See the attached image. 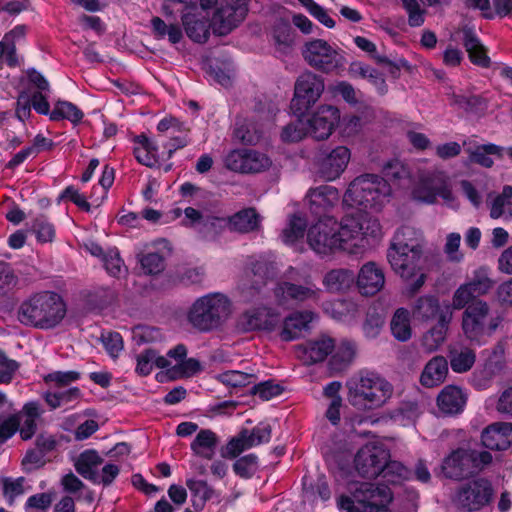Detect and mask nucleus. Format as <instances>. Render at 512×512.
<instances>
[{
	"mask_svg": "<svg viewBox=\"0 0 512 512\" xmlns=\"http://www.w3.org/2000/svg\"><path fill=\"white\" fill-rule=\"evenodd\" d=\"M361 232V226L354 219H346L339 225L334 218H320L307 232L310 248L319 255H328L338 250L352 251L356 243L351 239Z\"/></svg>",
	"mask_w": 512,
	"mask_h": 512,
	"instance_id": "obj_1",
	"label": "nucleus"
},
{
	"mask_svg": "<svg viewBox=\"0 0 512 512\" xmlns=\"http://www.w3.org/2000/svg\"><path fill=\"white\" fill-rule=\"evenodd\" d=\"M65 315L66 306L61 296L50 291L31 295L17 310V319L21 324L38 329L55 328Z\"/></svg>",
	"mask_w": 512,
	"mask_h": 512,
	"instance_id": "obj_2",
	"label": "nucleus"
},
{
	"mask_svg": "<svg viewBox=\"0 0 512 512\" xmlns=\"http://www.w3.org/2000/svg\"><path fill=\"white\" fill-rule=\"evenodd\" d=\"M348 400L359 408L376 409L383 406L393 394L392 385L379 374L365 371L347 382Z\"/></svg>",
	"mask_w": 512,
	"mask_h": 512,
	"instance_id": "obj_3",
	"label": "nucleus"
},
{
	"mask_svg": "<svg viewBox=\"0 0 512 512\" xmlns=\"http://www.w3.org/2000/svg\"><path fill=\"white\" fill-rule=\"evenodd\" d=\"M503 317L493 311L488 302L476 300L464 307L461 327L465 337L481 346L497 331Z\"/></svg>",
	"mask_w": 512,
	"mask_h": 512,
	"instance_id": "obj_4",
	"label": "nucleus"
},
{
	"mask_svg": "<svg viewBox=\"0 0 512 512\" xmlns=\"http://www.w3.org/2000/svg\"><path fill=\"white\" fill-rule=\"evenodd\" d=\"M387 181L376 174H363L350 182L343 196V203L360 210H379L390 195Z\"/></svg>",
	"mask_w": 512,
	"mask_h": 512,
	"instance_id": "obj_5",
	"label": "nucleus"
},
{
	"mask_svg": "<svg viewBox=\"0 0 512 512\" xmlns=\"http://www.w3.org/2000/svg\"><path fill=\"white\" fill-rule=\"evenodd\" d=\"M230 302L221 293H210L198 298L187 313L189 324L200 332L219 328L229 317Z\"/></svg>",
	"mask_w": 512,
	"mask_h": 512,
	"instance_id": "obj_6",
	"label": "nucleus"
},
{
	"mask_svg": "<svg viewBox=\"0 0 512 512\" xmlns=\"http://www.w3.org/2000/svg\"><path fill=\"white\" fill-rule=\"evenodd\" d=\"M387 258L396 274L405 281H412L408 287L411 294L418 292L426 280L423 272L426 257L422 252L401 251L388 249Z\"/></svg>",
	"mask_w": 512,
	"mask_h": 512,
	"instance_id": "obj_7",
	"label": "nucleus"
},
{
	"mask_svg": "<svg viewBox=\"0 0 512 512\" xmlns=\"http://www.w3.org/2000/svg\"><path fill=\"white\" fill-rule=\"evenodd\" d=\"M321 294L322 290L309 275L302 282L298 279L281 281L274 288V295L281 305L316 304Z\"/></svg>",
	"mask_w": 512,
	"mask_h": 512,
	"instance_id": "obj_8",
	"label": "nucleus"
},
{
	"mask_svg": "<svg viewBox=\"0 0 512 512\" xmlns=\"http://www.w3.org/2000/svg\"><path fill=\"white\" fill-rule=\"evenodd\" d=\"M348 491L357 503L362 505L360 512H389L386 505L392 500V493L387 485L351 482L348 485Z\"/></svg>",
	"mask_w": 512,
	"mask_h": 512,
	"instance_id": "obj_9",
	"label": "nucleus"
},
{
	"mask_svg": "<svg viewBox=\"0 0 512 512\" xmlns=\"http://www.w3.org/2000/svg\"><path fill=\"white\" fill-rule=\"evenodd\" d=\"M302 56L311 67L323 73L334 72L344 64L343 56L322 39L306 42L302 48Z\"/></svg>",
	"mask_w": 512,
	"mask_h": 512,
	"instance_id": "obj_10",
	"label": "nucleus"
},
{
	"mask_svg": "<svg viewBox=\"0 0 512 512\" xmlns=\"http://www.w3.org/2000/svg\"><path fill=\"white\" fill-rule=\"evenodd\" d=\"M494 496L491 482L477 478L463 484L456 493L455 503L464 512H476L489 505Z\"/></svg>",
	"mask_w": 512,
	"mask_h": 512,
	"instance_id": "obj_11",
	"label": "nucleus"
},
{
	"mask_svg": "<svg viewBox=\"0 0 512 512\" xmlns=\"http://www.w3.org/2000/svg\"><path fill=\"white\" fill-rule=\"evenodd\" d=\"M324 91L323 80L312 72L301 74L295 82L291 109L300 116L313 106Z\"/></svg>",
	"mask_w": 512,
	"mask_h": 512,
	"instance_id": "obj_12",
	"label": "nucleus"
},
{
	"mask_svg": "<svg viewBox=\"0 0 512 512\" xmlns=\"http://www.w3.org/2000/svg\"><path fill=\"white\" fill-rule=\"evenodd\" d=\"M247 12L246 0H221L210 23L213 33L218 36L229 34L244 20Z\"/></svg>",
	"mask_w": 512,
	"mask_h": 512,
	"instance_id": "obj_13",
	"label": "nucleus"
},
{
	"mask_svg": "<svg viewBox=\"0 0 512 512\" xmlns=\"http://www.w3.org/2000/svg\"><path fill=\"white\" fill-rule=\"evenodd\" d=\"M494 282L488 276L487 270L479 268L474 271L473 276L461 284L452 296V309L460 310L469 303L481 300L493 287Z\"/></svg>",
	"mask_w": 512,
	"mask_h": 512,
	"instance_id": "obj_14",
	"label": "nucleus"
},
{
	"mask_svg": "<svg viewBox=\"0 0 512 512\" xmlns=\"http://www.w3.org/2000/svg\"><path fill=\"white\" fill-rule=\"evenodd\" d=\"M412 195L415 200L427 204L434 203L437 196H440L445 202L454 200L446 177L437 172L421 176L413 189Z\"/></svg>",
	"mask_w": 512,
	"mask_h": 512,
	"instance_id": "obj_15",
	"label": "nucleus"
},
{
	"mask_svg": "<svg viewBox=\"0 0 512 512\" xmlns=\"http://www.w3.org/2000/svg\"><path fill=\"white\" fill-rule=\"evenodd\" d=\"M389 458V451L383 445L369 443L355 455V469L361 477L373 479L380 476L383 463Z\"/></svg>",
	"mask_w": 512,
	"mask_h": 512,
	"instance_id": "obj_16",
	"label": "nucleus"
},
{
	"mask_svg": "<svg viewBox=\"0 0 512 512\" xmlns=\"http://www.w3.org/2000/svg\"><path fill=\"white\" fill-rule=\"evenodd\" d=\"M351 152L346 146L322 150L317 157L318 175L325 181L338 179L346 170Z\"/></svg>",
	"mask_w": 512,
	"mask_h": 512,
	"instance_id": "obj_17",
	"label": "nucleus"
},
{
	"mask_svg": "<svg viewBox=\"0 0 512 512\" xmlns=\"http://www.w3.org/2000/svg\"><path fill=\"white\" fill-rule=\"evenodd\" d=\"M271 431L270 425H258L252 430L242 429L222 449V457L233 459L247 449L269 442Z\"/></svg>",
	"mask_w": 512,
	"mask_h": 512,
	"instance_id": "obj_18",
	"label": "nucleus"
},
{
	"mask_svg": "<svg viewBox=\"0 0 512 512\" xmlns=\"http://www.w3.org/2000/svg\"><path fill=\"white\" fill-rule=\"evenodd\" d=\"M270 165L271 160L264 153L252 149L233 150L225 158V166L239 173H260Z\"/></svg>",
	"mask_w": 512,
	"mask_h": 512,
	"instance_id": "obj_19",
	"label": "nucleus"
},
{
	"mask_svg": "<svg viewBox=\"0 0 512 512\" xmlns=\"http://www.w3.org/2000/svg\"><path fill=\"white\" fill-rule=\"evenodd\" d=\"M340 120L339 110L331 105H322L310 118L304 120L309 136L315 140L327 139Z\"/></svg>",
	"mask_w": 512,
	"mask_h": 512,
	"instance_id": "obj_20",
	"label": "nucleus"
},
{
	"mask_svg": "<svg viewBox=\"0 0 512 512\" xmlns=\"http://www.w3.org/2000/svg\"><path fill=\"white\" fill-rule=\"evenodd\" d=\"M275 269L272 263L258 260L252 263L247 282L242 284L241 296L246 302H252L259 295L268 280L274 278Z\"/></svg>",
	"mask_w": 512,
	"mask_h": 512,
	"instance_id": "obj_21",
	"label": "nucleus"
},
{
	"mask_svg": "<svg viewBox=\"0 0 512 512\" xmlns=\"http://www.w3.org/2000/svg\"><path fill=\"white\" fill-rule=\"evenodd\" d=\"M473 454L465 449H456L444 458L441 469L446 478L461 480L475 473L472 469Z\"/></svg>",
	"mask_w": 512,
	"mask_h": 512,
	"instance_id": "obj_22",
	"label": "nucleus"
},
{
	"mask_svg": "<svg viewBox=\"0 0 512 512\" xmlns=\"http://www.w3.org/2000/svg\"><path fill=\"white\" fill-rule=\"evenodd\" d=\"M335 342L329 336H320L296 346L297 357L305 364L321 362L334 350Z\"/></svg>",
	"mask_w": 512,
	"mask_h": 512,
	"instance_id": "obj_23",
	"label": "nucleus"
},
{
	"mask_svg": "<svg viewBox=\"0 0 512 512\" xmlns=\"http://www.w3.org/2000/svg\"><path fill=\"white\" fill-rule=\"evenodd\" d=\"M484 447L490 450H506L512 444V423L496 422L486 427L481 434Z\"/></svg>",
	"mask_w": 512,
	"mask_h": 512,
	"instance_id": "obj_24",
	"label": "nucleus"
},
{
	"mask_svg": "<svg viewBox=\"0 0 512 512\" xmlns=\"http://www.w3.org/2000/svg\"><path fill=\"white\" fill-rule=\"evenodd\" d=\"M339 198V191L329 185L312 188L306 196L310 211L319 217L332 208L339 201Z\"/></svg>",
	"mask_w": 512,
	"mask_h": 512,
	"instance_id": "obj_25",
	"label": "nucleus"
},
{
	"mask_svg": "<svg viewBox=\"0 0 512 512\" xmlns=\"http://www.w3.org/2000/svg\"><path fill=\"white\" fill-rule=\"evenodd\" d=\"M384 284V272L375 262H367L361 267L357 277V286L361 294L375 295L384 287Z\"/></svg>",
	"mask_w": 512,
	"mask_h": 512,
	"instance_id": "obj_26",
	"label": "nucleus"
},
{
	"mask_svg": "<svg viewBox=\"0 0 512 512\" xmlns=\"http://www.w3.org/2000/svg\"><path fill=\"white\" fill-rule=\"evenodd\" d=\"M452 318L453 310L449 305H447L440 313L437 324L427 331L422 337V346L427 352H433L443 344Z\"/></svg>",
	"mask_w": 512,
	"mask_h": 512,
	"instance_id": "obj_27",
	"label": "nucleus"
},
{
	"mask_svg": "<svg viewBox=\"0 0 512 512\" xmlns=\"http://www.w3.org/2000/svg\"><path fill=\"white\" fill-rule=\"evenodd\" d=\"M274 327V320L270 317L269 310L265 308L251 309L241 314L236 322V329L240 333L255 330H270Z\"/></svg>",
	"mask_w": 512,
	"mask_h": 512,
	"instance_id": "obj_28",
	"label": "nucleus"
},
{
	"mask_svg": "<svg viewBox=\"0 0 512 512\" xmlns=\"http://www.w3.org/2000/svg\"><path fill=\"white\" fill-rule=\"evenodd\" d=\"M425 239L423 234L410 226L399 228L394 234L389 249L424 253Z\"/></svg>",
	"mask_w": 512,
	"mask_h": 512,
	"instance_id": "obj_29",
	"label": "nucleus"
},
{
	"mask_svg": "<svg viewBox=\"0 0 512 512\" xmlns=\"http://www.w3.org/2000/svg\"><path fill=\"white\" fill-rule=\"evenodd\" d=\"M314 317L311 311H296L287 316L283 323L280 337L283 341H292L309 329V324Z\"/></svg>",
	"mask_w": 512,
	"mask_h": 512,
	"instance_id": "obj_30",
	"label": "nucleus"
},
{
	"mask_svg": "<svg viewBox=\"0 0 512 512\" xmlns=\"http://www.w3.org/2000/svg\"><path fill=\"white\" fill-rule=\"evenodd\" d=\"M505 148L493 143L474 144L465 149L468 154V161L484 168H491L494 165L492 156L502 159Z\"/></svg>",
	"mask_w": 512,
	"mask_h": 512,
	"instance_id": "obj_31",
	"label": "nucleus"
},
{
	"mask_svg": "<svg viewBox=\"0 0 512 512\" xmlns=\"http://www.w3.org/2000/svg\"><path fill=\"white\" fill-rule=\"evenodd\" d=\"M466 401L467 397L462 389L453 385L444 387L437 397L439 409L448 415L461 413Z\"/></svg>",
	"mask_w": 512,
	"mask_h": 512,
	"instance_id": "obj_32",
	"label": "nucleus"
},
{
	"mask_svg": "<svg viewBox=\"0 0 512 512\" xmlns=\"http://www.w3.org/2000/svg\"><path fill=\"white\" fill-rule=\"evenodd\" d=\"M448 374V362L443 356H434L425 365L420 383L427 388H433L442 384Z\"/></svg>",
	"mask_w": 512,
	"mask_h": 512,
	"instance_id": "obj_33",
	"label": "nucleus"
},
{
	"mask_svg": "<svg viewBox=\"0 0 512 512\" xmlns=\"http://www.w3.org/2000/svg\"><path fill=\"white\" fill-rule=\"evenodd\" d=\"M461 32L463 34V46L468 53L470 61L480 67L488 68L490 66V58L487 56L486 50L474 30L469 26H464Z\"/></svg>",
	"mask_w": 512,
	"mask_h": 512,
	"instance_id": "obj_34",
	"label": "nucleus"
},
{
	"mask_svg": "<svg viewBox=\"0 0 512 512\" xmlns=\"http://www.w3.org/2000/svg\"><path fill=\"white\" fill-rule=\"evenodd\" d=\"M182 24L187 36L197 43H205L209 37V25L205 16L187 12L182 15Z\"/></svg>",
	"mask_w": 512,
	"mask_h": 512,
	"instance_id": "obj_35",
	"label": "nucleus"
},
{
	"mask_svg": "<svg viewBox=\"0 0 512 512\" xmlns=\"http://www.w3.org/2000/svg\"><path fill=\"white\" fill-rule=\"evenodd\" d=\"M448 358L450 366L454 372L464 373L469 371L474 365L476 354L469 347L455 344L449 346Z\"/></svg>",
	"mask_w": 512,
	"mask_h": 512,
	"instance_id": "obj_36",
	"label": "nucleus"
},
{
	"mask_svg": "<svg viewBox=\"0 0 512 512\" xmlns=\"http://www.w3.org/2000/svg\"><path fill=\"white\" fill-rule=\"evenodd\" d=\"M134 155L136 160L149 168L155 167L158 163V147L146 135L141 134L134 138Z\"/></svg>",
	"mask_w": 512,
	"mask_h": 512,
	"instance_id": "obj_37",
	"label": "nucleus"
},
{
	"mask_svg": "<svg viewBox=\"0 0 512 512\" xmlns=\"http://www.w3.org/2000/svg\"><path fill=\"white\" fill-rule=\"evenodd\" d=\"M355 275L351 270L339 268L327 272L323 285L328 292L340 293L347 291L354 283Z\"/></svg>",
	"mask_w": 512,
	"mask_h": 512,
	"instance_id": "obj_38",
	"label": "nucleus"
},
{
	"mask_svg": "<svg viewBox=\"0 0 512 512\" xmlns=\"http://www.w3.org/2000/svg\"><path fill=\"white\" fill-rule=\"evenodd\" d=\"M217 444V435L212 430L202 429L198 432L190 447L196 456L211 460L215 455Z\"/></svg>",
	"mask_w": 512,
	"mask_h": 512,
	"instance_id": "obj_39",
	"label": "nucleus"
},
{
	"mask_svg": "<svg viewBox=\"0 0 512 512\" xmlns=\"http://www.w3.org/2000/svg\"><path fill=\"white\" fill-rule=\"evenodd\" d=\"M260 215L254 208H246L237 213L229 219V224L232 230L240 233H249L258 230L260 227Z\"/></svg>",
	"mask_w": 512,
	"mask_h": 512,
	"instance_id": "obj_40",
	"label": "nucleus"
},
{
	"mask_svg": "<svg viewBox=\"0 0 512 512\" xmlns=\"http://www.w3.org/2000/svg\"><path fill=\"white\" fill-rule=\"evenodd\" d=\"M102 462L103 459L95 450H86L80 454L75 468L84 478L92 482H99V473L96 471V468L102 464Z\"/></svg>",
	"mask_w": 512,
	"mask_h": 512,
	"instance_id": "obj_41",
	"label": "nucleus"
},
{
	"mask_svg": "<svg viewBox=\"0 0 512 512\" xmlns=\"http://www.w3.org/2000/svg\"><path fill=\"white\" fill-rule=\"evenodd\" d=\"M273 43L276 52L281 56L291 53L294 45V31L286 21H280L273 28Z\"/></svg>",
	"mask_w": 512,
	"mask_h": 512,
	"instance_id": "obj_42",
	"label": "nucleus"
},
{
	"mask_svg": "<svg viewBox=\"0 0 512 512\" xmlns=\"http://www.w3.org/2000/svg\"><path fill=\"white\" fill-rule=\"evenodd\" d=\"M443 310L444 307H440L439 300L436 297L426 295L415 301L412 313L416 320L430 321L436 317L439 318Z\"/></svg>",
	"mask_w": 512,
	"mask_h": 512,
	"instance_id": "obj_43",
	"label": "nucleus"
},
{
	"mask_svg": "<svg viewBox=\"0 0 512 512\" xmlns=\"http://www.w3.org/2000/svg\"><path fill=\"white\" fill-rule=\"evenodd\" d=\"M81 395V391L78 387H72L68 389L49 390L45 392L43 396L47 405L54 410L78 402Z\"/></svg>",
	"mask_w": 512,
	"mask_h": 512,
	"instance_id": "obj_44",
	"label": "nucleus"
},
{
	"mask_svg": "<svg viewBox=\"0 0 512 512\" xmlns=\"http://www.w3.org/2000/svg\"><path fill=\"white\" fill-rule=\"evenodd\" d=\"M392 335L401 342H406L411 338L412 329L410 325V313L405 308H398L390 322Z\"/></svg>",
	"mask_w": 512,
	"mask_h": 512,
	"instance_id": "obj_45",
	"label": "nucleus"
},
{
	"mask_svg": "<svg viewBox=\"0 0 512 512\" xmlns=\"http://www.w3.org/2000/svg\"><path fill=\"white\" fill-rule=\"evenodd\" d=\"M83 116V112L76 105L68 101L59 100L55 103L50 113V120L59 121L67 119L73 124H77L82 120Z\"/></svg>",
	"mask_w": 512,
	"mask_h": 512,
	"instance_id": "obj_46",
	"label": "nucleus"
},
{
	"mask_svg": "<svg viewBox=\"0 0 512 512\" xmlns=\"http://www.w3.org/2000/svg\"><path fill=\"white\" fill-rule=\"evenodd\" d=\"M350 71L362 78H368L380 94H385L387 92L385 79L378 70L362 62H353L350 65Z\"/></svg>",
	"mask_w": 512,
	"mask_h": 512,
	"instance_id": "obj_47",
	"label": "nucleus"
},
{
	"mask_svg": "<svg viewBox=\"0 0 512 512\" xmlns=\"http://www.w3.org/2000/svg\"><path fill=\"white\" fill-rule=\"evenodd\" d=\"M452 104L468 113H483L487 109V101L480 95L454 94Z\"/></svg>",
	"mask_w": 512,
	"mask_h": 512,
	"instance_id": "obj_48",
	"label": "nucleus"
},
{
	"mask_svg": "<svg viewBox=\"0 0 512 512\" xmlns=\"http://www.w3.org/2000/svg\"><path fill=\"white\" fill-rule=\"evenodd\" d=\"M225 225L224 218L207 215L201 222L197 232L205 240H215L224 230Z\"/></svg>",
	"mask_w": 512,
	"mask_h": 512,
	"instance_id": "obj_49",
	"label": "nucleus"
},
{
	"mask_svg": "<svg viewBox=\"0 0 512 512\" xmlns=\"http://www.w3.org/2000/svg\"><path fill=\"white\" fill-rule=\"evenodd\" d=\"M307 223L306 220L298 215H293L283 229L282 239L286 244H294L304 237Z\"/></svg>",
	"mask_w": 512,
	"mask_h": 512,
	"instance_id": "obj_50",
	"label": "nucleus"
},
{
	"mask_svg": "<svg viewBox=\"0 0 512 512\" xmlns=\"http://www.w3.org/2000/svg\"><path fill=\"white\" fill-rule=\"evenodd\" d=\"M255 375L238 370H229L217 375V380L222 384L234 388L245 387L254 381Z\"/></svg>",
	"mask_w": 512,
	"mask_h": 512,
	"instance_id": "obj_51",
	"label": "nucleus"
},
{
	"mask_svg": "<svg viewBox=\"0 0 512 512\" xmlns=\"http://www.w3.org/2000/svg\"><path fill=\"white\" fill-rule=\"evenodd\" d=\"M355 355V344L350 341H342L336 353L330 360L331 367H347Z\"/></svg>",
	"mask_w": 512,
	"mask_h": 512,
	"instance_id": "obj_52",
	"label": "nucleus"
},
{
	"mask_svg": "<svg viewBox=\"0 0 512 512\" xmlns=\"http://www.w3.org/2000/svg\"><path fill=\"white\" fill-rule=\"evenodd\" d=\"M258 468V458L255 454L240 457L233 464V470L241 478L248 479L254 475Z\"/></svg>",
	"mask_w": 512,
	"mask_h": 512,
	"instance_id": "obj_53",
	"label": "nucleus"
},
{
	"mask_svg": "<svg viewBox=\"0 0 512 512\" xmlns=\"http://www.w3.org/2000/svg\"><path fill=\"white\" fill-rule=\"evenodd\" d=\"M384 325V317L375 308L369 309L363 323V332L367 338H375L379 335Z\"/></svg>",
	"mask_w": 512,
	"mask_h": 512,
	"instance_id": "obj_54",
	"label": "nucleus"
},
{
	"mask_svg": "<svg viewBox=\"0 0 512 512\" xmlns=\"http://www.w3.org/2000/svg\"><path fill=\"white\" fill-rule=\"evenodd\" d=\"M102 262L106 271L114 277H118L126 271L124 262L116 248L107 250L106 253L103 254Z\"/></svg>",
	"mask_w": 512,
	"mask_h": 512,
	"instance_id": "obj_55",
	"label": "nucleus"
},
{
	"mask_svg": "<svg viewBox=\"0 0 512 512\" xmlns=\"http://www.w3.org/2000/svg\"><path fill=\"white\" fill-rule=\"evenodd\" d=\"M139 262L146 274L156 275L161 273L166 266L164 257L156 252L147 253L139 258Z\"/></svg>",
	"mask_w": 512,
	"mask_h": 512,
	"instance_id": "obj_56",
	"label": "nucleus"
},
{
	"mask_svg": "<svg viewBox=\"0 0 512 512\" xmlns=\"http://www.w3.org/2000/svg\"><path fill=\"white\" fill-rule=\"evenodd\" d=\"M327 312L334 319L345 320L349 317H355L358 313V307L350 300H338L332 304V307L327 308Z\"/></svg>",
	"mask_w": 512,
	"mask_h": 512,
	"instance_id": "obj_57",
	"label": "nucleus"
},
{
	"mask_svg": "<svg viewBox=\"0 0 512 512\" xmlns=\"http://www.w3.org/2000/svg\"><path fill=\"white\" fill-rule=\"evenodd\" d=\"M309 135L306 123L298 118L295 122L286 125L281 133V138L285 142H297Z\"/></svg>",
	"mask_w": 512,
	"mask_h": 512,
	"instance_id": "obj_58",
	"label": "nucleus"
},
{
	"mask_svg": "<svg viewBox=\"0 0 512 512\" xmlns=\"http://www.w3.org/2000/svg\"><path fill=\"white\" fill-rule=\"evenodd\" d=\"M186 485L191 493L201 501L199 509H201L206 501L210 500L214 495L213 488L204 480L188 479L186 481Z\"/></svg>",
	"mask_w": 512,
	"mask_h": 512,
	"instance_id": "obj_59",
	"label": "nucleus"
},
{
	"mask_svg": "<svg viewBox=\"0 0 512 512\" xmlns=\"http://www.w3.org/2000/svg\"><path fill=\"white\" fill-rule=\"evenodd\" d=\"M407 469L398 461L386 460L383 463V469L381 470L380 476L389 483H397L400 479L405 478Z\"/></svg>",
	"mask_w": 512,
	"mask_h": 512,
	"instance_id": "obj_60",
	"label": "nucleus"
},
{
	"mask_svg": "<svg viewBox=\"0 0 512 512\" xmlns=\"http://www.w3.org/2000/svg\"><path fill=\"white\" fill-rule=\"evenodd\" d=\"M205 277V271L202 267H187L176 272V280L183 285L200 284Z\"/></svg>",
	"mask_w": 512,
	"mask_h": 512,
	"instance_id": "obj_61",
	"label": "nucleus"
},
{
	"mask_svg": "<svg viewBox=\"0 0 512 512\" xmlns=\"http://www.w3.org/2000/svg\"><path fill=\"white\" fill-rule=\"evenodd\" d=\"M1 482H2L3 494L6 498H8V501L10 504L13 503L14 499L17 496H20L24 493V487H23V484L25 482L24 477H19L17 479L4 477V478H2Z\"/></svg>",
	"mask_w": 512,
	"mask_h": 512,
	"instance_id": "obj_62",
	"label": "nucleus"
},
{
	"mask_svg": "<svg viewBox=\"0 0 512 512\" xmlns=\"http://www.w3.org/2000/svg\"><path fill=\"white\" fill-rule=\"evenodd\" d=\"M17 283L18 278L10 265L5 262H0V297L8 294Z\"/></svg>",
	"mask_w": 512,
	"mask_h": 512,
	"instance_id": "obj_63",
	"label": "nucleus"
},
{
	"mask_svg": "<svg viewBox=\"0 0 512 512\" xmlns=\"http://www.w3.org/2000/svg\"><path fill=\"white\" fill-rule=\"evenodd\" d=\"M32 231L40 242H50L55 236L54 226L43 216L35 219Z\"/></svg>",
	"mask_w": 512,
	"mask_h": 512,
	"instance_id": "obj_64",
	"label": "nucleus"
}]
</instances>
